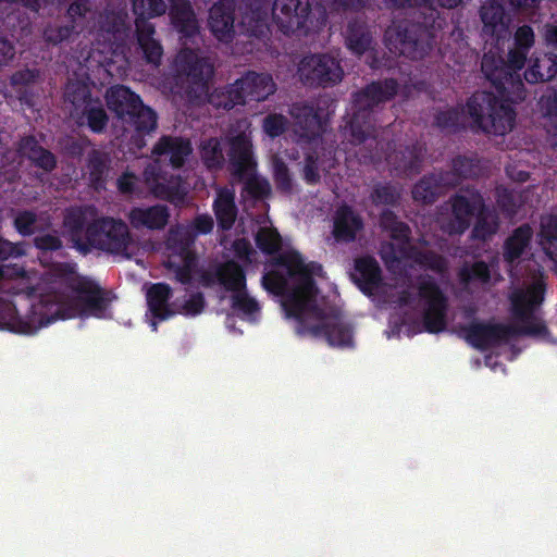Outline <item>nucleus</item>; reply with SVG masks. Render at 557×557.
<instances>
[{"instance_id":"obj_1","label":"nucleus","mask_w":557,"mask_h":557,"mask_svg":"<svg viewBox=\"0 0 557 557\" xmlns=\"http://www.w3.org/2000/svg\"><path fill=\"white\" fill-rule=\"evenodd\" d=\"M533 45V28L524 24L515 32L513 47L508 51L507 61L492 51L483 54L481 71L498 96L479 90L468 98L465 109L473 131L504 136L513 128L516 111L512 104L527 97L520 71Z\"/></svg>"},{"instance_id":"obj_2","label":"nucleus","mask_w":557,"mask_h":557,"mask_svg":"<svg viewBox=\"0 0 557 557\" xmlns=\"http://www.w3.org/2000/svg\"><path fill=\"white\" fill-rule=\"evenodd\" d=\"M280 262L288 267L292 275H298L299 285L285 302L287 317L297 322V333L323 337L329 345L350 347L354 343V327L342 314H325L318 305V287L313 275H321L323 268L311 261L305 264L298 255L287 253Z\"/></svg>"},{"instance_id":"obj_3","label":"nucleus","mask_w":557,"mask_h":557,"mask_svg":"<svg viewBox=\"0 0 557 557\" xmlns=\"http://www.w3.org/2000/svg\"><path fill=\"white\" fill-rule=\"evenodd\" d=\"M462 0H383L389 10L416 8V21H403L389 26L385 32V41L388 49L410 60H421L428 55L436 39V30L441 29L444 18L437 10L438 7L454 9Z\"/></svg>"},{"instance_id":"obj_4","label":"nucleus","mask_w":557,"mask_h":557,"mask_svg":"<svg viewBox=\"0 0 557 557\" xmlns=\"http://www.w3.org/2000/svg\"><path fill=\"white\" fill-rule=\"evenodd\" d=\"M395 78L374 81L352 95L351 114L344 126V135L352 145L363 144L375 133V111L392 100L398 91Z\"/></svg>"},{"instance_id":"obj_5","label":"nucleus","mask_w":557,"mask_h":557,"mask_svg":"<svg viewBox=\"0 0 557 557\" xmlns=\"http://www.w3.org/2000/svg\"><path fill=\"white\" fill-rule=\"evenodd\" d=\"M201 286L210 288L219 284L232 292L231 307L234 312L244 317H252L260 310L259 304L246 293V273L234 260L211 265L199 272Z\"/></svg>"},{"instance_id":"obj_6","label":"nucleus","mask_w":557,"mask_h":557,"mask_svg":"<svg viewBox=\"0 0 557 557\" xmlns=\"http://www.w3.org/2000/svg\"><path fill=\"white\" fill-rule=\"evenodd\" d=\"M108 109L122 123L138 132H153L158 125V115L145 106L141 98L124 85L110 87L106 92Z\"/></svg>"},{"instance_id":"obj_7","label":"nucleus","mask_w":557,"mask_h":557,"mask_svg":"<svg viewBox=\"0 0 557 557\" xmlns=\"http://www.w3.org/2000/svg\"><path fill=\"white\" fill-rule=\"evenodd\" d=\"M85 243L84 255L95 248L112 255L129 257L128 248L133 238L124 221L103 216L92 220V223L89 224Z\"/></svg>"},{"instance_id":"obj_8","label":"nucleus","mask_w":557,"mask_h":557,"mask_svg":"<svg viewBox=\"0 0 557 557\" xmlns=\"http://www.w3.org/2000/svg\"><path fill=\"white\" fill-rule=\"evenodd\" d=\"M176 71L184 77L186 96L190 100H200L208 96L209 82L213 75L212 64L196 50L184 48L176 57Z\"/></svg>"},{"instance_id":"obj_9","label":"nucleus","mask_w":557,"mask_h":557,"mask_svg":"<svg viewBox=\"0 0 557 557\" xmlns=\"http://www.w3.org/2000/svg\"><path fill=\"white\" fill-rule=\"evenodd\" d=\"M297 73L300 82L308 87H333L344 77L339 60L329 53H313L304 57L299 62Z\"/></svg>"},{"instance_id":"obj_10","label":"nucleus","mask_w":557,"mask_h":557,"mask_svg":"<svg viewBox=\"0 0 557 557\" xmlns=\"http://www.w3.org/2000/svg\"><path fill=\"white\" fill-rule=\"evenodd\" d=\"M418 295L423 302V326L426 332L436 334L446 327L448 300L435 278L428 275L418 282Z\"/></svg>"},{"instance_id":"obj_11","label":"nucleus","mask_w":557,"mask_h":557,"mask_svg":"<svg viewBox=\"0 0 557 557\" xmlns=\"http://www.w3.org/2000/svg\"><path fill=\"white\" fill-rule=\"evenodd\" d=\"M273 20L284 35L307 36L313 28L308 0H275Z\"/></svg>"},{"instance_id":"obj_12","label":"nucleus","mask_w":557,"mask_h":557,"mask_svg":"<svg viewBox=\"0 0 557 557\" xmlns=\"http://www.w3.org/2000/svg\"><path fill=\"white\" fill-rule=\"evenodd\" d=\"M379 225L383 232L387 233L398 244L396 246L393 243H387L382 246L381 257L385 264L389 267L393 263L399 262L405 255L406 246L410 243L411 230L391 209H384L380 213Z\"/></svg>"},{"instance_id":"obj_13","label":"nucleus","mask_w":557,"mask_h":557,"mask_svg":"<svg viewBox=\"0 0 557 557\" xmlns=\"http://www.w3.org/2000/svg\"><path fill=\"white\" fill-rule=\"evenodd\" d=\"M379 225L383 232L387 233L398 244L396 246L393 243H387L382 246L381 257L385 264L389 267L393 263L399 262L405 255L406 246L410 243L411 230L391 209H384L380 213Z\"/></svg>"},{"instance_id":"obj_14","label":"nucleus","mask_w":557,"mask_h":557,"mask_svg":"<svg viewBox=\"0 0 557 557\" xmlns=\"http://www.w3.org/2000/svg\"><path fill=\"white\" fill-rule=\"evenodd\" d=\"M466 342L479 350L499 346L515 338V325L472 321L461 327Z\"/></svg>"},{"instance_id":"obj_15","label":"nucleus","mask_w":557,"mask_h":557,"mask_svg":"<svg viewBox=\"0 0 557 557\" xmlns=\"http://www.w3.org/2000/svg\"><path fill=\"white\" fill-rule=\"evenodd\" d=\"M4 276V270L0 267V280ZM70 315L61 307L48 317H40L38 324L22 318L12 301L0 298V329L21 334H34L38 329L47 326L58 319H66Z\"/></svg>"},{"instance_id":"obj_16","label":"nucleus","mask_w":557,"mask_h":557,"mask_svg":"<svg viewBox=\"0 0 557 557\" xmlns=\"http://www.w3.org/2000/svg\"><path fill=\"white\" fill-rule=\"evenodd\" d=\"M425 152V144L416 141L408 146H401L391 153L376 151L372 158L380 159L385 157L388 165L396 175L411 177L421 172Z\"/></svg>"},{"instance_id":"obj_17","label":"nucleus","mask_w":557,"mask_h":557,"mask_svg":"<svg viewBox=\"0 0 557 557\" xmlns=\"http://www.w3.org/2000/svg\"><path fill=\"white\" fill-rule=\"evenodd\" d=\"M245 124L246 129L239 131L228 139L230 170L232 175L239 181H243L256 166L252 156L251 132L249 131V124L246 122Z\"/></svg>"},{"instance_id":"obj_18","label":"nucleus","mask_w":557,"mask_h":557,"mask_svg":"<svg viewBox=\"0 0 557 557\" xmlns=\"http://www.w3.org/2000/svg\"><path fill=\"white\" fill-rule=\"evenodd\" d=\"M144 175L151 194L156 198L169 201L176 207L185 202L187 191L181 176L171 175L166 178L162 176L160 170L157 171L156 166L147 168Z\"/></svg>"},{"instance_id":"obj_19","label":"nucleus","mask_w":557,"mask_h":557,"mask_svg":"<svg viewBox=\"0 0 557 557\" xmlns=\"http://www.w3.org/2000/svg\"><path fill=\"white\" fill-rule=\"evenodd\" d=\"M287 253H296L299 256L300 260L305 262L301 255L298 251L289 250L282 253H278L275 258V265L281 267L285 270V272H281L278 270H271L263 274L262 276V286L265 290L269 293L275 295V296H285V299L283 301V308L285 309V302L288 299V297L294 293V290L299 285V277L298 275H292L288 267L282 264L280 262V259L287 255Z\"/></svg>"},{"instance_id":"obj_20","label":"nucleus","mask_w":557,"mask_h":557,"mask_svg":"<svg viewBox=\"0 0 557 557\" xmlns=\"http://www.w3.org/2000/svg\"><path fill=\"white\" fill-rule=\"evenodd\" d=\"M95 214L96 210L92 206H74L65 210L63 225L74 247L82 253L87 242V230L95 220Z\"/></svg>"},{"instance_id":"obj_21","label":"nucleus","mask_w":557,"mask_h":557,"mask_svg":"<svg viewBox=\"0 0 557 557\" xmlns=\"http://www.w3.org/2000/svg\"><path fill=\"white\" fill-rule=\"evenodd\" d=\"M70 288L77 294L78 300L88 312L97 318L103 317L110 299L97 283L86 277H79L70 284Z\"/></svg>"},{"instance_id":"obj_22","label":"nucleus","mask_w":557,"mask_h":557,"mask_svg":"<svg viewBox=\"0 0 557 557\" xmlns=\"http://www.w3.org/2000/svg\"><path fill=\"white\" fill-rule=\"evenodd\" d=\"M191 153L190 140L182 136L163 135L152 148L153 156L168 159L175 170L182 169Z\"/></svg>"},{"instance_id":"obj_23","label":"nucleus","mask_w":557,"mask_h":557,"mask_svg":"<svg viewBox=\"0 0 557 557\" xmlns=\"http://www.w3.org/2000/svg\"><path fill=\"white\" fill-rule=\"evenodd\" d=\"M170 209L165 205L133 207L127 213L129 224L135 230L161 231L170 220Z\"/></svg>"},{"instance_id":"obj_24","label":"nucleus","mask_w":557,"mask_h":557,"mask_svg":"<svg viewBox=\"0 0 557 557\" xmlns=\"http://www.w3.org/2000/svg\"><path fill=\"white\" fill-rule=\"evenodd\" d=\"M345 46L351 54L361 57L374 49L375 40L369 23L362 17L348 21L344 33Z\"/></svg>"},{"instance_id":"obj_25","label":"nucleus","mask_w":557,"mask_h":557,"mask_svg":"<svg viewBox=\"0 0 557 557\" xmlns=\"http://www.w3.org/2000/svg\"><path fill=\"white\" fill-rule=\"evenodd\" d=\"M290 113L300 129V137L308 141L319 138L326 127V121L322 117L321 110L313 106L294 104Z\"/></svg>"},{"instance_id":"obj_26","label":"nucleus","mask_w":557,"mask_h":557,"mask_svg":"<svg viewBox=\"0 0 557 557\" xmlns=\"http://www.w3.org/2000/svg\"><path fill=\"white\" fill-rule=\"evenodd\" d=\"M236 82L244 96V104L248 101H263L275 91V84L270 74L248 72Z\"/></svg>"},{"instance_id":"obj_27","label":"nucleus","mask_w":557,"mask_h":557,"mask_svg":"<svg viewBox=\"0 0 557 557\" xmlns=\"http://www.w3.org/2000/svg\"><path fill=\"white\" fill-rule=\"evenodd\" d=\"M235 10L232 1H219L209 12V25L212 34L221 41H230L234 36Z\"/></svg>"},{"instance_id":"obj_28","label":"nucleus","mask_w":557,"mask_h":557,"mask_svg":"<svg viewBox=\"0 0 557 557\" xmlns=\"http://www.w3.org/2000/svg\"><path fill=\"white\" fill-rule=\"evenodd\" d=\"M169 16L181 38L190 39L199 33L197 17L188 0H171Z\"/></svg>"},{"instance_id":"obj_29","label":"nucleus","mask_w":557,"mask_h":557,"mask_svg":"<svg viewBox=\"0 0 557 557\" xmlns=\"http://www.w3.org/2000/svg\"><path fill=\"white\" fill-rule=\"evenodd\" d=\"M451 212L457 223L456 231L463 233L470 226L471 218L485 205L484 198L479 191L470 193V196L456 194L450 198Z\"/></svg>"},{"instance_id":"obj_30","label":"nucleus","mask_w":557,"mask_h":557,"mask_svg":"<svg viewBox=\"0 0 557 557\" xmlns=\"http://www.w3.org/2000/svg\"><path fill=\"white\" fill-rule=\"evenodd\" d=\"M135 34L137 44L143 51L146 62L159 65L163 55V47L161 42L154 38V24L145 18H136Z\"/></svg>"},{"instance_id":"obj_31","label":"nucleus","mask_w":557,"mask_h":557,"mask_svg":"<svg viewBox=\"0 0 557 557\" xmlns=\"http://www.w3.org/2000/svg\"><path fill=\"white\" fill-rule=\"evenodd\" d=\"M363 228L362 218L350 207H339L334 216L333 236L338 243H351Z\"/></svg>"},{"instance_id":"obj_32","label":"nucleus","mask_w":557,"mask_h":557,"mask_svg":"<svg viewBox=\"0 0 557 557\" xmlns=\"http://www.w3.org/2000/svg\"><path fill=\"white\" fill-rule=\"evenodd\" d=\"M352 278L360 290L371 296L382 283V270L379 262L371 256L359 257L355 260Z\"/></svg>"},{"instance_id":"obj_33","label":"nucleus","mask_w":557,"mask_h":557,"mask_svg":"<svg viewBox=\"0 0 557 557\" xmlns=\"http://www.w3.org/2000/svg\"><path fill=\"white\" fill-rule=\"evenodd\" d=\"M483 33L500 39L508 30L509 18L504 5L498 0H487L480 7Z\"/></svg>"},{"instance_id":"obj_34","label":"nucleus","mask_w":557,"mask_h":557,"mask_svg":"<svg viewBox=\"0 0 557 557\" xmlns=\"http://www.w3.org/2000/svg\"><path fill=\"white\" fill-rule=\"evenodd\" d=\"M532 238L533 228L529 223H523L516 227L504 242V261L508 264H513L519 260L524 251L530 247Z\"/></svg>"},{"instance_id":"obj_35","label":"nucleus","mask_w":557,"mask_h":557,"mask_svg":"<svg viewBox=\"0 0 557 557\" xmlns=\"http://www.w3.org/2000/svg\"><path fill=\"white\" fill-rule=\"evenodd\" d=\"M557 75V54L544 52L534 54L530 59V65L524 71V79L530 84L548 82Z\"/></svg>"},{"instance_id":"obj_36","label":"nucleus","mask_w":557,"mask_h":557,"mask_svg":"<svg viewBox=\"0 0 557 557\" xmlns=\"http://www.w3.org/2000/svg\"><path fill=\"white\" fill-rule=\"evenodd\" d=\"M172 288L166 283H153L146 293L147 305L150 313L157 320L164 321L175 314L170 308Z\"/></svg>"},{"instance_id":"obj_37","label":"nucleus","mask_w":557,"mask_h":557,"mask_svg":"<svg viewBox=\"0 0 557 557\" xmlns=\"http://www.w3.org/2000/svg\"><path fill=\"white\" fill-rule=\"evenodd\" d=\"M448 176V172H441L421 177L412 188L413 200L423 205L433 203L437 199L441 188L449 186Z\"/></svg>"},{"instance_id":"obj_38","label":"nucleus","mask_w":557,"mask_h":557,"mask_svg":"<svg viewBox=\"0 0 557 557\" xmlns=\"http://www.w3.org/2000/svg\"><path fill=\"white\" fill-rule=\"evenodd\" d=\"M20 151L36 166L46 172L57 168V158L48 149L41 147L35 136H25L20 141Z\"/></svg>"},{"instance_id":"obj_39","label":"nucleus","mask_w":557,"mask_h":557,"mask_svg":"<svg viewBox=\"0 0 557 557\" xmlns=\"http://www.w3.org/2000/svg\"><path fill=\"white\" fill-rule=\"evenodd\" d=\"M500 227L499 215L494 208L484 205L476 213L470 237L473 240L487 242L497 234Z\"/></svg>"},{"instance_id":"obj_40","label":"nucleus","mask_w":557,"mask_h":557,"mask_svg":"<svg viewBox=\"0 0 557 557\" xmlns=\"http://www.w3.org/2000/svg\"><path fill=\"white\" fill-rule=\"evenodd\" d=\"M213 211L219 228L228 231L233 227L237 218L235 194L230 189H221L213 201Z\"/></svg>"},{"instance_id":"obj_41","label":"nucleus","mask_w":557,"mask_h":557,"mask_svg":"<svg viewBox=\"0 0 557 557\" xmlns=\"http://www.w3.org/2000/svg\"><path fill=\"white\" fill-rule=\"evenodd\" d=\"M196 240V234L188 227H178L170 232L168 238L169 249L183 258H197L193 247Z\"/></svg>"},{"instance_id":"obj_42","label":"nucleus","mask_w":557,"mask_h":557,"mask_svg":"<svg viewBox=\"0 0 557 557\" xmlns=\"http://www.w3.org/2000/svg\"><path fill=\"white\" fill-rule=\"evenodd\" d=\"M479 160L474 157L457 156L451 160V171L449 173L448 184L451 187L457 186L462 180L473 178L480 174Z\"/></svg>"},{"instance_id":"obj_43","label":"nucleus","mask_w":557,"mask_h":557,"mask_svg":"<svg viewBox=\"0 0 557 557\" xmlns=\"http://www.w3.org/2000/svg\"><path fill=\"white\" fill-rule=\"evenodd\" d=\"M77 115L95 134L103 133L109 122V116L100 98H96L95 101H89Z\"/></svg>"},{"instance_id":"obj_44","label":"nucleus","mask_w":557,"mask_h":557,"mask_svg":"<svg viewBox=\"0 0 557 557\" xmlns=\"http://www.w3.org/2000/svg\"><path fill=\"white\" fill-rule=\"evenodd\" d=\"M88 181L96 190L104 189L109 164L107 157L99 150H91L87 159Z\"/></svg>"},{"instance_id":"obj_45","label":"nucleus","mask_w":557,"mask_h":557,"mask_svg":"<svg viewBox=\"0 0 557 557\" xmlns=\"http://www.w3.org/2000/svg\"><path fill=\"white\" fill-rule=\"evenodd\" d=\"M458 280L463 285L472 283L487 284L491 281L490 265L483 261H474L472 263L465 262L458 270Z\"/></svg>"},{"instance_id":"obj_46","label":"nucleus","mask_w":557,"mask_h":557,"mask_svg":"<svg viewBox=\"0 0 557 557\" xmlns=\"http://www.w3.org/2000/svg\"><path fill=\"white\" fill-rule=\"evenodd\" d=\"M209 102L216 109L231 110L235 106L244 104L237 82L224 88H216L209 95Z\"/></svg>"},{"instance_id":"obj_47","label":"nucleus","mask_w":557,"mask_h":557,"mask_svg":"<svg viewBox=\"0 0 557 557\" xmlns=\"http://www.w3.org/2000/svg\"><path fill=\"white\" fill-rule=\"evenodd\" d=\"M373 206L397 207L401 200V190L393 183H376L370 193Z\"/></svg>"},{"instance_id":"obj_48","label":"nucleus","mask_w":557,"mask_h":557,"mask_svg":"<svg viewBox=\"0 0 557 557\" xmlns=\"http://www.w3.org/2000/svg\"><path fill=\"white\" fill-rule=\"evenodd\" d=\"M202 163L209 171L222 170L225 163L221 143L218 138L211 137L200 146Z\"/></svg>"},{"instance_id":"obj_49","label":"nucleus","mask_w":557,"mask_h":557,"mask_svg":"<svg viewBox=\"0 0 557 557\" xmlns=\"http://www.w3.org/2000/svg\"><path fill=\"white\" fill-rule=\"evenodd\" d=\"M67 24L75 26L76 34L82 33L94 17L89 0H74L66 11Z\"/></svg>"},{"instance_id":"obj_50","label":"nucleus","mask_w":557,"mask_h":557,"mask_svg":"<svg viewBox=\"0 0 557 557\" xmlns=\"http://www.w3.org/2000/svg\"><path fill=\"white\" fill-rule=\"evenodd\" d=\"M463 113L465 109L459 106L440 110L434 115V125L441 131L456 133L462 126Z\"/></svg>"},{"instance_id":"obj_51","label":"nucleus","mask_w":557,"mask_h":557,"mask_svg":"<svg viewBox=\"0 0 557 557\" xmlns=\"http://www.w3.org/2000/svg\"><path fill=\"white\" fill-rule=\"evenodd\" d=\"M65 100L70 102L76 114L84 109L89 101H95L89 87L81 82H74L66 85Z\"/></svg>"},{"instance_id":"obj_52","label":"nucleus","mask_w":557,"mask_h":557,"mask_svg":"<svg viewBox=\"0 0 557 557\" xmlns=\"http://www.w3.org/2000/svg\"><path fill=\"white\" fill-rule=\"evenodd\" d=\"M255 240L257 247L265 255L277 253L282 248V237L276 228L260 227Z\"/></svg>"},{"instance_id":"obj_53","label":"nucleus","mask_w":557,"mask_h":557,"mask_svg":"<svg viewBox=\"0 0 557 557\" xmlns=\"http://www.w3.org/2000/svg\"><path fill=\"white\" fill-rule=\"evenodd\" d=\"M133 12L136 18H149L163 15L168 5L164 0H132Z\"/></svg>"},{"instance_id":"obj_54","label":"nucleus","mask_w":557,"mask_h":557,"mask_svg":"<svg viewBox=\"0 0 557 557\" xmlns=\"http://www.w3.org/2000/svg\"><path fill=\"white\" fill-rule=\"evenodd\" d=\"M539 236L540 244L548 255L547 246L557 244V215L547 214L541 218Z\"/></svg>"},{"instance_id":"obj_55","label":"nucleus","mask_w":557,"mask_h":557,"mask_svg":"<svg viewBox=\"0 0 557 557\" xmlns=\"http://www.w3.org/2000/svg\"><path fill=\"white\" fill-rule=\"evenodd\" d=\"M496 205L502 211L504 215L507 218H513L520 208V205L517 201L516 194L504 186H499L496 188Z\"/></svg>"},{"instance_id":"obj_56","label":"nucleus","mask_w":557,"mask_h":557,"mask_svg":"<svg viewBox=\"0 0 557 557\" xmlns=\"http://www.w3.org/2000/svg\"><path fill=\"white\" fill-rule=\"evenodd\" d=\"M537 109L543 117L557 123V89L547 87L537 100Z\"/></svg>"},{"instance_id":"obj_57","label":"nucleus","mask_w":557,"mask_h":557,"mask_svg":"<svg viewBox=\"0 0 557 557\" xmlns=\"http://www.w3.org/2000/svg\"><path fill=\"white\" fill-rule=\"evenodd\" d=\"M73 34H76L75 26L70 24H49L44 30L45 40L51 45H59L65 40H69Z\"/></svg>"},{"instance_id":"obj_58","label":"nucleus","mask_w":557,"mask_h":557,"mask_svg":"<svg viewBox=\"0 0 557 557\" xmlns=\"http://www.w3.org/2000/svg\"><path fill=\"white\" fill-rule=\"evenodd\" d=\"M273 180L277 190L285 194L292 193L293 178L287 164L281 159H275L273 162Z\"/></svg>"},{"instance_id":"obj_59","label":"nucleus","mask_w":557,"mask_h":557,"mask_svg":"<svg viewBox=\"0 0 557 557\" xmlns=\"http://www.w3.org/2000/svg\"><path fill=\"white\" fill-rule=\"evenodd\" d=\"M262 127L269 137L276 138L287 131L288 120L283 114L271 113L263 119Z\"/></svg>"},{"instance_id":"obj_60","label":"nucleus","mask_w":557,"mask_h":557,"mask_svg":"<svg viewBox=\"0 0 557 557\" xmlns=\"http://www.w3.org/2000/svg\"><path fill=\"white\" fill-rule=\"evenodd\" d=\"M244 180V190L250 197L255 199H263L271 194V187L267 180L260 178L256 175L249 176V174Z\"/></svg>"},{"instance_id":"obj_61","label":"nucleus","mask_w":557,"mask_h":557,"mask_svg":"<svg viewBox=\"0 0 557 557\" xmlns=\"http://www.w3.org/2000/svg\"><path fill=\"white\" fill-rule=\"evenodd\" d=\"M13 224L20 235L30 236L36 232L37 214L29 210L21 211L14 218Z\"/></svg>"},{"instance_id":"obj_62","label":"nucleus","mask_w":557,"mask_h":557,"mask_svg":"<svg viewBox=\"0 0 557 557\" xmlns=\"http://www.w3.org/2000/svg\"><path fill=\"white\" fill-rule=\"evenodd\" d=\"M302 178L306 184L311 186L320 183V159L317 152H310L305 157Z\"/></svg>"},{"instance_id":"obj_63","label":"nucleus","mask_w":557,"mask_h":557,"mask_svg":"<svg viewBox=\"0 0 557 557\" xmlns=\"http://www.w3.org/2000/svg\"><path fill=\"white\" fill-rule=\"evenodd\" d=\"M511 311L513 317L520 321L531 319L533 308L529 304L524 293H517L511 297Z\"/></svg>"},{"instance_id":"obj_64","label":"nucleus","mask_w":557,"mask_h":557,"mask_svg":"<svg viewBox=\"0 0 557 557\" xmlns=\"http://www.w3.org/2000/svg\"><path fill=\"white\" fill-rule=\"evenodd\" d=\"M419 262L426 269H430L440 274L447 270L446 259L442 255L431 250L420 253Z\"/></svg>"}]
</instances>
